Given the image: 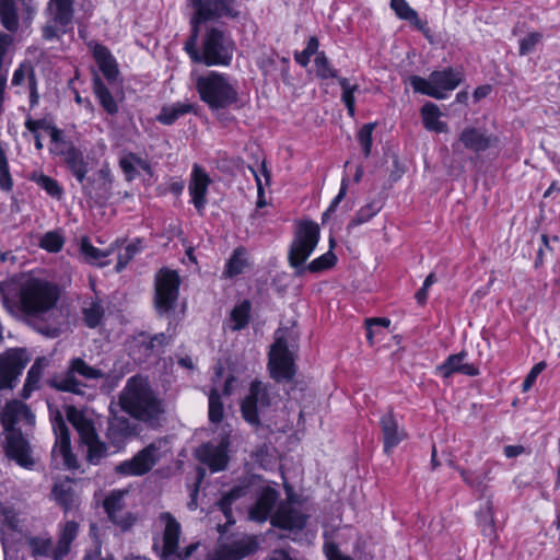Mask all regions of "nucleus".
Returning a JSON list of instances; mask_svg holds the SVG:
<instances>
[{
    "instance_id": "obj_1",
    "label": "nucleus",
    "mask_w": 560,
    "mask_h": 560,
    "mask_svg": "<svg viewBox=\"0 0 560 560\" xmlns=\"http://www.w3.org/2000/svg\"><path fill=\"white\" fill-rule=\"evenodd\" d=\"M0 294L9 313H21L25 322L42 335L50 338L59 335L58 327L48 323L60 295L56 284L21 276L0 282Z\"/></svg>"
},
{
    "instance_id": "obj_2",
    "label": "nucleus",
    "mask_w": 560,
    "mask_h": 560,
    "mask_svg": "<svg viewBox=\"0 0 560 560\" xmlns=\"http://www.w3.org/2000/svg\"><path fill=\"white\" fill-rule=\"evenodd\" d=\"M119 405L132 418L150 427L161 424L165 409L163 401L142 376L130 377L119 395Z\"/></svg>"
},
{
    "instance_id": "obj_3",
    "label": "nucleus",
    "mask_w": 560,
    "mask_h": 560,
    "mask_svg": "<svg viewBox=\"0 0 560 560\" xmlns=\"http://www.w3.org/2000/svg\"><path fill=\"white\" fill-rule=\"evenodd\" d=\"M319 240V226L313 221H304L299 224L295 237L289 250V262L301 276L306 269L311 272H322L335 266L337 257L328 250L318 258L312 260L306 267L303 264L311 256Z\"/></svg>"
},
{
    "instance_id": "obj_4",
    "label": "nucleus",
    "mask_w": 560,
    "mask_h": 560,
    "mask_svg": "<svg viewBox=\"0 0 560 560\" xmlns=\"http://www.w3.org/2000/svg\"><path fill=\"white\" fill-rule=\"evenodd\" d=\"M195 88L200 100L211 109L226 108L238 100L236 82L217 71L196 75Z\"/></svg>"
},
{
    "instance_id": "obj_5",
    "label": "nucleus",
    "mask_w": 560,
    "mask_h": 560,
    "mask_svg": "<svg viewBox=\"0 0 560 560\" xmlns=\"http://www.w3.org/2000/svg\"><path fill=\"white\" fill-rule=\"evenodd\" d=\"M295 337L288 328H279L275 332V341L270 347L268 370L277 381H291L295 375Z\"/></svg>"
},
{
    "instance_id": "obj_6",
    "label": "nucleus",
    "mask_w": 560,
    "mask_h": 560,
    "mask_svg": "<svg viewBox=\"0 0 560 560\" xmlns=\"http://www.w3.org/2000/svg\"><path fill=\"white\" fill-rule=\"evenodd\" d=\"M236 0H191V5L195 9V16L190 23L192 32L190 39L185 45V50L189 55L192 61H195V55L200 54L197 48V39L199 34V24L209 20L226 18H236L238 11L236 9Z\"/></svg>"
},
{
    "instance_id": "obj_7",
    "label": "nucleus",
    "mask_w": 560,
    "mask_h": 560,
    "mask_svg": "<svg viewBox=\"0 0 560 560\" xmlns=\"http://www.w3.org/2000/svg\"><path fill=\"white\" fill-rule=\"evenodd\" d=\"M234 42L223 31L211 27L202 39L201 54L195 55V62L211 66H229L233 59Z\"/></svg>"
},
{
    "instance_id": "obj_8",
    "label": "nucleus",
    "mask_w": 560,
    "mask_h": 560,
    "mask_svg": "<svg viewBox=\"0 0 560 560\" xmlns=\"http://www.w3.org/2000/svg\"><path fill=\"white\" fill-rule=\"evenodd\" d=\"M66 415L86 447V460L93 465L100 464L107 456V446L98 439L93 421L73 406L67 408Z\"/></svg>"
},
{
    "instance_id": "obj_9",
    "label": "nucleus",
    "mask_w": 560,
    "mask_h": 560,
    "mask_svg": "<svg viewBox=\"0 0 560 560\" xmlns=\"http://www.w3.org/2000/svg\"><path fill=\"white\" fill-rule=\"evenodd\" d=\"M462 81V72L452 68L433 71L428 79L418 75L410 77V85L416 92L436 100L445 98L448 92L455 90Z\"/></svg>"
},
{
    "instance_id": "obj_10",
    "label": "nucleus",
    "mask_w": 560,
    "mask_h": 560,
    "mask_svg": "<svg viewBox=\"0 0 560 560\" xmlns=\"http://www.w3.org/2000/svg\"><path fill=\"white\" fill-rule=\"evenodd\" d=\"M179 277L176 271L161 269L155 277L154 305L160 316L170 315L178 299Z\"/></svg>"
},
{
    "instance_id": "obj_11",
    "label": "nucleus",
    "mask_w": 560,
    "mask_h": 560,
    "mask_svg": "<svg viewBox=\"0 0 560 560\" xmlns=\"http://www.w3.org/2000/svg\"><path fill=\"white\" fill-rule=\"evenodd\" d=\"M46 13L47 21L43 26V37L51 40L66 33V27L73 15L72 0H50Z\"/></svg>"
},
{
    "instance_id": "obj_12",
    "label": "nucleus",
    "mask_w": 560,
    "mask_h": 560,
    "mask_svg": "<svg viewBox=\"0 0 560 560\" xmlns=\"http://www.w3.org/2000/svg\"><path fill=\"white\" fill-rule=\"evenodd\" d=\"M275 399L269 388L259 381L250 383L249 393L244 398L241 409L244 419L253 424L258 425L260 423L259 412L269 408Z\"/></svg>"
},
{
    "instance_id": "obj_13",
    "label": "nucleus",
    "mask_w": 560,
    "mask_h": 560,
    "mask_svg": "<svg viewBox=\"0 0 560 560\" xmlns=\"http://www.w3.org/2000/svg\"><path fill=\"white\" fill-rule=\"evenodd\" d=\"M34 12L35 8L31 4V0L22 2L0 0V23L10 33L19 31L21 21L28 26Z\"/></svg>"
},
{
    "instance_id": "obj_14",
    "label": "nucleus",
    "mask_w": 560,
    "mask_h": 560,
    "mask_svg": "<svg viewBox=\"0 0 560 560\" xmlns=\"http://www.w3.org/2000/svg\"><path fill=\"white\" fill-rule=\"evenodd\" d=\"M159 522L163 526L161 560H185L179 550V537L182 534L179 522L170 512L160 513Z\"/></svg>"
},
{
    "instance_id": "obj_15",
    "label": "nucleus",
    "mask_w": 560,
    "mask_h": 560,
    "mask_svg": "<svg viewBox=\"0 0 560 560\" xmlns=\"http://www.w3.org/2000/svg\"><path fill=\"white\" fill-rule=\"evenodd\" d=\"M28 361L22 349H10L0 354V389L14 387Z\"/></svg>"
},
{
    "instance_id": "obj_16",
    "label": "nucleus",
    "mask_w": 560,
    "mask_h": 560,
    "mask_svg": "<svg viewBox=\"0 0 560 560\" xmlns=\"http://www.w3.org/2000/svg\"><path fill=\"white\" fill-rule=\"evenodd\" d=\"M308 515L302 511L301 504H299L292 497H289L287 501L281 502L271 516V523L282 529H302Z\"/></svg>"
},
{
    "instance_id": "obj_17",
    "label": "nucleus",
    "mask_w": 560,
    "mask_h": 560,
    "mask_svg": "<svg viewBox=\"0 0 560 560\" xmlns=\"http://www.w3.org/2000/svg\"><path fill=\"white\" fill-rule=\"evenodd\" d=\"M160 444L151 443L141 450L130 460H125L116 467V471L126 476H141L148 472L160 457Z\"/></svg>"
},
{
    "instance_id": "obj_18",
    "label": "nucleus",
    "mask_w": 560,
    "mask_h": 560,
    "mask_svg": "<svg viewBox=\"0 0 560 560\" xmlns=\"http://www.w3.org/2000/svg\"><path fill=\"white\" fill-rule=\"evenodd\" d=\"M4 438L3 451L5 456L21 467L32 468L35 464L32 448L21 431H4Z\"/></svg>"
},
{
    "instance_id": "obj_19",
    "label": "nucleus",
    "mask_w": 560,
    "mask_h": 560,
    "mask_svg": "<svg viewBox=\"0 0 560 560\" xmlns=\"http://www.w3.org/2000/svg\"><path fill=\"white\" fill-rule=\"evenodd\" d=\"M229 435L224 434L219 442H208L196 451L197 458L206 464L211 471L224 470L228 466Z\"/></svg>"
},
{
    "instance_id": "obj_20",
    "label": "nucleus",
    "mask_w": 560,
    "mask_h": 560,
    "mask_svg": "<svg viewBox=\"0 0 560 560\" xmlns=\"http://www.w3.org/2000/svg\"><path fill=\"white\" fill-rule=\"evenodd\" d=\"M52 429L56 435V442L51 452L52 457H60L62 464L70 469L77 468V459L71 452L69 429L59 412L52 419Z\"/></svg>"
},
{
    "instance_id": "obj_21",
    "label": "nucleus",
    "mask_w": 560,
    "mask_h": 560,
    "mask_svg": "<svg viewBox=\"0 0 560 560\" xmlns=\"http://www.w3.org/2000/svg\"><path fill=\"white\" fill-rule=\"evenodd\" d=\"M499 144V138L493 133H488L482 129L467 126L458 135V140L453 144L455 149L462 145L464 149L479 153L488 149L495 148Z\"/></svg>"
},
{
    "instance_id": "obj_22",
    "label": "nucleus",
    "mask_w": 560,
    "mask_h": 560,
    "mask_svg": "<svg viewBox=\"0 0 560 560\" xmlns=\"http://www.w3.org/2000/svg\"><path fill=\"white\" fill-rule=\"evenodd\" d=\"M1 422L4 431H15L14 425L20 422L33 425L35 417L27 405L20 400H11L5 404L1 412Z\"/></svg>"
},
{
    "instance_id": "obj_23",
    "label": "nucleus",
    "mask_w": 560,
    "mask_h": 560,
    "mask_svg": "<svg viewBox=\"0 0 560 560\" xmlns=\"http://www.w3.org/2000/svg\"><path fill=\"white\" fill-rule=\"evenodd\" d=\"M124 495L125 492L114 491L104 500L103 505L110 520L127 529L136 522V517L125 511Z\"/></svg>"
},
{
    "instance_id": "obj_24",
    "label": "nucleus",
    "mask_w": 560,
    "mask_h": 560,
    "mask_svg": "<svg viewBox=\"0 0 560 560\" xmlns=\"http://www.w3.org/2000/svg\"><path fill=\"white\" fill-rule=\"evenodd\" d=\"M279 493L270 486H265L257 493L255 504L249 510V518L262 523L271 516V511L278 500Z\"/></svg>"
},
{
    "instance_id": "obj_25",
    "label": "nucleus",
    "mask_w": 560,
    "mask_h": 560,
    "mask_svg": "<svg viewBox=\"0 0 560 560\" xmlns=\"http://www.w3.org/2000/svg\"><path fill=\"white\" fill-rule=\"evenodd\" d=\"M210 183L211 179L208 174L199 165L195 164L188 189L191 196V201L200 213L207 205L206 195Z\"/></svg>"
},
{
    "instance_id": "obj_26",
    "label": "nucleus",
    "mask_w": 560,
    "mask_h": 560,
    "mask_svg": "<svg viewBox=\"0 0 560 560\" xmlns=\"http://www.w3.org/2000/svg\"><path fill=\"white\" fill-rule=\"evenodd\" d=\"M114 176L108 164H103L101 168L89 178L86 189L89 194L97 200H107L112 195Z\"/></svg>"
},
{
    "instance_id": "obj_27",
    "label": "nucleus",
    "mask_w": 560,
    "mask_h": 560,
    "mask_svg": "<svg viewBox=\"0 0 560 560\" xmlns=\"http://www.w3.org/2000/svg\"><path fill=\"white\" fill-rule=\"evenodd\" d=\"M384 451L389 454L406 438L404 429L399 425L392 411L386 412L380 420Z\"/></svg>"
},
{
    "instance_id": "obj_28",
    "label": "nucleus",
    "mask_w": 560,
    "mask_h": 560,
    "mask_svg": "<svg viewBox=\"0 0 560 560\" xmlns=\"http://www.w3.org/2000/svg\"><path fill=\"white\" fill-rule=\"evenodd\" d=\"M254 551V542L250 540L235 541L230 546H220L209 553L207 560H241Z\"/></svg>"
},
{
    "instance_id": "obj_29",
    "label": "nucleus",
    "mask_w": 560,
    "mask_h": 560,
    "mask_svg": "<svg viewBox=\"0 0 560 560\" xmlns=\"http://www.w3.org/2000/svg\"><path fill=\"white\" fill-rule=\"evenodd\" d=\"M79 533V524L75 521L66 522L59 530L57 545L52 552L54 560H63L69 553L72 541Z\"/></svg>"
},
{
    "instance_id": "obj_30",
    "label": "nucleus",
    "mask_w": 560,
    "mask_h": 560,
    "mask_svg": "<svg viewBox=\"0 0 560 560\" xmlns=\"http://www.w3.org/2000/svg\"><path fill=\"white\" fill-rule=\"evenodd\" d=\"M136 433L135 425L125 417L114 418L107 429V438L115 445H120Z\"/></svg>"
},
{
    "instance_id": "obj_31",
    "label": "nucleus",
    "mask_w": 560,
    "mask_h": 560,
    "mask_svg": "<svg viewBox=\"0 0 560 560\" xmlns=\"http://www.w3.org/2000/svg\"><path fill=\"white\" fill-rule=\"evenodd\" d=\"M93 57L104 77L110 82L115 81L118 75V68L109 50L103 45H95Z\"/></svg>"
},
{
    "instance_id": "obj_32",
    "label": "nucleus",
    "mask_w": 560,
    "mask_h": 560,
    "mask_svg": "<svg viewBox=\"0 0 560 560\" xmlns=\"http://www.w3.org/2000/svg\"><path fill=\"white\" fill-rule=\"evenodd\" d=\"M421 116L423 126L429 131H434L438 133L447 132L448 125L445 121H442L440 118L442 113L438 105L434 103H427L421 108Z\"/></svg>"
},
{
    "instance_id": "obj_33",
    "label": "nucleus",
    "mask_w": 560,
    "mask_h": 560,
    "mask_svg": "<svg viewBox=\"0 0 560 560\" xmlns=\"http://www.w3.org/2000/svg\"><path fill=\"white\" fill-rule=\"evenodd\" d=\"M196 112V105L191 103H174L165 105L161 108L160 114L156 116V120L163 125H173L179 117Z\"/></svg>"
},
{
    "instance_id": "obj_34",
    "label": "nucleus",
    "mask_w": 560,
    "mask_h": 560,
    "mask_svg": "<svg viewBox=\"0 0 560 560\" xmlns=\"http://www.w3.org/2000/svg\"><path fill=\"white\" fill-rule=\"evenodd\" d=\"M63 160L78 182L83 183L88 174V163L84 160L83 153L73 145L66 152Z\"/></svg>"
},
{
    "instance_id": "obj_35",
    "label": "nucleus",
    "mask_w": 560,
    "mask_h": 560,
    "mask_svg": "<svg viewBox=\"0 0 560 560\" xmlns=\"http://www.w3.org/2000/svg\"><path fill=\"white\" fill-rule=\"evenodd\" d=\"M248 493V486L243 483L235 486L232 488L229 492H226L221 500L219 501L218 505L224 516L228 520V523L232 524L234 523V520H232V510L231 505L238 500L240 498L246 495Z\"/></svg>"
},
{
    "instance_id": "obj_36",
    "label": "nucleus",
    "mask_w": 560,
    "mask_h": 560,
    "mask_svg": "<svg viewBox=\"0 0 560 560\" xmlns=\"http://www.w3.org/2000/svg\"><path fill=\"white\" fill-rule=\"evenodd\" d=\"M390 8L395 11L399 19L407 20L419 30H423L424 24L419 19L418 13L412 8H410L406 0H390Z\"/></svg>"
},
{
    "instance_id": "obj_37",
    "label": "nucleus",
    "mask_w": 560,
    "mask_h": 560,
    "mask_svg": "<svg viewBox=\"0 0 560 560\" xmlns=\"http://www.w3.org/2000/svg\"><path fill=\"white\" fill-rule=\"evenodd\" d=\"M93 90L100 103L108 114L113 115L118 112L116 102L98 77L94 78Z\"/></svg>"
},
{
    "instance_id": "obj_38",
    "label": "nucleus",
    "mask_w": 560,
    "mask_h": 560,
    "mask_svg": "<svg viewBox=\"0 0 560 560\" xmlns=\"http://www.w3.org/2000/svg\"><path fill=\"white\" fill-rule=\"evenodd\" d=\"M478 523L481 526L482 534L489 538H495V526L493 520L492 503L486 501L485 505L477 513Z\"/></svg>"
},
{
    "instance_id": "obj_39",
    "label": "nucleus",
    "mask_w": 560,
    "mask_h": 560,
    "mask_svg": "<svg viewBox=\"0 0 560 560\" xmlns=\"http://www.w3.org/2000/svg\"><path fill=\"white\" fill-rule=\"evenodd\" d=\"M52 495L54 499L65 509V511H70L77 506L74 492L69 485H56L52 489Z\"/></svg>"
},
{
    "instance_id": "obj_40",
    "label": "nucleus",
    "mask_w": 560,
    "mask_h": 560,
    "mask_svg": "<svg viewBox=\"0 0 560 560\" xmlns=\"http://www.w3.org/2000/svg\"><path fill=\"white\" fill-rule=\"evenodd\" d=\"M247 266L246 250L242 247L236 248L226 264L224 275L230 278L235 277L242 273Z\"/></svg>"
},
{
    "instance_id": "obj_41",
    "label": "nucleus",
    "mask_w": 560,
    "mask_h": 560,
    "mask_svg": "<svg viewBox=\"0 0 560 560\" xmlns=\"http://www.w3.org/2000/svg\"><path fill=\"white\" fill-rule=\"evenodd\" d=\"M71 373L79 374L86 380H100L105 376L104 372L100 369L89 365L83 359L74 358L70 361Z\"/></svg>"
},
{
    "instance_id": "obj_42",
    "label": "nucleus",
    "mask_w": 560,
    "mask_h": 560,
    "mask_svg": "<svg viewBox=\"0 0 560 560\" xmlns=\"http://www.w3.org/2000/svg\"><path fill=\"white\" fill-rule=\"evenodd\" d=\"M450 465L459 471L465 483L474 488L483 486L490 474V468L488 467H482L479 470L470 471L455 466L453 462H450Z\"/></svg>"
},
{
    "instance_id": "obj_43",
    "label": "nucleus",
    "mask_w": 560,
    "mask_h": 560,
    "mask_svg": "<svg viewBox=\"0 0 560 560\" xmlns=\"http://www.w3.org/2000/svg\"><path fill=\"white\" fill-rule=\"evenodd\" d=\"M30 179L36 183L42 189H44L50 197L60 199L62 197V188L57 183L56 179L42 174V173H33L30 176Z\"/></svg>"
},
{
    "instance_id": "obj_44",
    "label": "nucleus",
    "mask_w": 560,
    "mask_h": 560,
    "mask_svg": "<svg viewBox=\"0 0 560 560\" xmlns=\"http://www.w3.org/2000/svg\"><path fill=\"white\" fill-rule=\"evenodd\" d=\"M381 208V203L376 200L368 202L366 205L359 209L354 218L349 222L347 229L350 230L354 226H358L370 221L374 215H376L380 212Z\"/></svg>"
},
{
    "instance_id": "obj_45",
    "label": "nucleus",
    "mask_w": 560,
    "mask_h": 560,
    "mask_svg": "<svg viewBox=\"0 0 560 560\" xmlns=\"http://www.w3.org/2000/svg\"><path fill=\"white\" fill-rule=\"evenodd\" d=\"M43 361L44 360L40 358L36 359L27 372V377L23 387V396L25 398H27L30 394L38 386V382L40 380L42 371L44 368Z\"/></svg>"
},
{
    "instance_id": "obj_46",
    "label": "nucleus",
    "mask_w": 560,
    "mask_h": 560,
    "mask_svg": "<svg viewBox=\"0 0 560 560\" xmlns=\"http://www.w3.org/2000/svg\"><path fill=\"white\" fill-rule=\"evenodd\" d=\"M65 237L59 231H49L39 240V246L50 253H58L62 249Z\"/></svg>"
},
{
    "instance_id": "obj_47",
    "label": "nucleus",
    "mask_w": 560,
    "mask_h": 560,
    "mask_svg": "<svg viewBox=\"0 0 560 560\" xmlns=\"http://www.w3.org/2000/svg\"><path fill=\"white\" fill-rule=\"evenodd\" d=\"M74 374L69 370L65 376L54 382V386L61 392L83 394V384L74 377Z\"/></svg>"
},
{
    "instance_id": "obj_48",
    "label": "nucleus",
    "mask_w": 560,
    "mask_h": 560,
    "mask_svg": "<svg viewBox=\"0 0 560 560\" xmlns=\"http://www.w3.org/2000/svg\"><path fill=\"white\" fill-rule=\"evenodd\" d=\"M339 84L342 89L341 100L348 109V114L351 117H354V115H355L354 92L358 90L359 86L357 84H351L350 81L346 78L339 79Z\"/></svg>"
},
{
    "instance_id": "obj_49",
    "label": "nucleus",
    "mask_w": 560,
    "mask_h": 560,
    "mask_svg": "<svg viewBox=\"0 0 560 560\" xmlns=\"http://www.w3.org/2000/svg\"><path fill=\"white\" fill-rule=\"evenodd\" d=\"M27 544L33 556L52 557L55 548H52V539L50 537H31L27 539Z\"/></svg>"
},
{
    "instance_id": "obj_50",
    "label": "nucleus",
    "mask_w": 560,
    "mask_h": 560,
    "mask_svg": "<svg viewBox=\"0 0 560 560\" xmlns=\"http://www.w3.org/2000/svg\"><path fill=\"white\" fill-rule=\"evenodd\" d=\"M25 128L32 133H36L38 130H44L49 135L50 140H56L59 135V129L47 119L35 120L28 117L25 120Z\"/></svg>"
},
{
    "instance_id": "obj_51",
    "label": "nucleus",
    "mask_w": 560,
    "mask_h": 560,
    "mask_svg": "<svg viewBox=\"0 0 560 560\" xmlns=\"http://www.w3.org/2000/svg\"><path fill=\"white\" fill-rule=\"evenodd\" d=\"M250 304L244 301L240 305L235 306L231 313V320L234 323L232 326L233 330H240L244 328L249 319Z\"/></svg>"
},
{
    "instance_id": "obj_52",
    "label": "nucleus",
    "mask_w": 560,
    "mask_h": 560,
    "mask_svg": "<svg viewBox=\"0 0 560 560\" xmlns=\"http://www.w3.org/2000/svg\"><path fill=\"white\" fill-rule=\"evenodd\" d=\"M104 316V308L100 302H92L89 306L83 308L84 323L90 328H95L102 322Z\"/></svg>"
},
{
    "instance_id": "obj_53",
    "label": "nucleus",
    "mask_w": 560,
    "mask_h": 560,
    "mask_svg": "<svg viewBox=\"0 0 560 560\" xmlns=\"http://www.w3.org/2000/svg\"><path fill=\"white\" fill-rule=\"evenodd\" d=\"M223 419V404L218 389L213 388L209 393V420L212 423H219Z\"/></svg>"
},
{
    "instance_id": "obj_54",
    "label": "nucleus",
    "mask_w": 560,
    "mask_h": 560,
    "mask_svg": "<svg viewBox=\"0 0 560 560\" xmlns=\"http://www.w3.org/2000/svg\"><path fill=\"white\" fill-rule=\"evenodd\" d=\"M13 188V179L10 174L8 158L5 150L0 142V189L11 191Z\"/></svg>"
},
{
    "instance_id": "obj_55",
    "label": "nucleus",
    "mask_w": 560,
    "mask_h": 560,
    "mask_svg": "<svg viewBox=\"0 0 560 560\" xmlns=\"http://www.w3.org/2000/svg\"><path fill=\"white\" fill-rule=\"evenodd\" d=\"M80 250L84 255L85 260L91 264H94L108 255V253L94 247L88 237L81 238Z\"/></svg>"
},
{
    "instance_id": "obj_56",
    "label": "nucleus",
    "mask_w": 560,
    "mask_h": 560,
    "mask_svg": "<svg viewBox=\"0 0 560 560\" xmlns=\"http://www.w3.org/2000/svg\"><path fill=\"white\" fill-rule=\"evenodd\" d=\"M464 357V352L450 355L443 364L438 366V371L443 377H450L458 370L459 365H462Z\"/></svg>"
},
{
    "instance_id": "obj_57",
    "label": "nucleus",
    "mask_w": 560,
    "mask_h": 560,
    "mask_svg": "<svg viewBox=\"0 0 560 560\" xmlns=\"http://www.w3.org/2000/svg\"><path fill=\"white\" fill-rule=\"evenodd\" d=\"M542 34L540 32H530L520 40V55L525 56L532 52L541 42Z\"/></svg>"
},
{
    "instance_id": "obj_58",
    "label": "nucleus",
    "mask_w": 560,
    "mask_h": 560,
    "mask_svg": "<svg viewBox=\"0 0 560 560\" xmlns=\"http://www.w3.org/2000/svg\"><path fill=\"white\" fill-rule=\"evenodd\" d=\"M316 73L322 79L336 78V71L330 67L324 52H318L315 58Z\"/></svg>"
},
{
    "instance_id": "obj_59",
    "label": "nucleus",
    "mask_w": 560,
    "mask_h": 560,
    "mask_svg": "<svg viewBox=\"0 0 560 560\" xmlns=\"http://www.w3.org/2000/svg\"><path fill=\"white\" fill-rule=\"evenodd\" d=\"M375 128V124H365L358 132V140L362 145L363 153L368 158L371 153L372 148V132Z\"/></svg>"
},
{
    "instance_id": "obj_60",
    "label": "nucleus",
    "mask_w": 560,
    "mask_h": 560,
    "mask_svg": "<svg viewBox=\"0 0 560 560\" xmlns=\"http://www.w3.org/2000/svg\"><path fill=\"white\" fill-rule=\"evenodd\" d=\"M32 77L36 78L33 67L28 63H21L20 67L13 73L12 84L21 85L22 83H24L25 79L27 78L28 85H31Z\"/></svg>"
},
{
    "instance_id": "obj_61",
    "label": "nucleus",
    "mask_w": 560,
    "mask_h": 560,
    "mask_svg": "<svg viewBox=\"0 0 560 560\" xmlns=\"http://www.w3.org/2000/svg\"><path fill=\"white\" fill-rule=\"evenodd\" d=\"M136 154L128 153L119 160V166L125 173L127 180H132L136 175Z\"/></svg>"
},
{
    "instance_id": "obj_62",
    "label": "nucleus",
    "mask_w": 560,
    "mask_h": 560,
    "mask_svg": "<svg viewBox=\"0 0 560 560\" xmlns=\"http://www.w3.org/2000/svg\"><path fill=\"white\" fill-rule=\"evenodd\" d=\"M171 335L164 332L154 335L151 340L144 345L145 351L160 352L162 348L171 340Z\"/></svg>"
},
{
    "instance_id": "obj_63",
    "label": "nucleus",
    "mask_w": 560,
    "mask_h": 560,
    "mask_svg": "<svg viewBox=\"0 0 560 560\" xmlns=\"http://www.w3.org/2000/svg\"><path fill=\"white\" fill-rule=\"evenodd\" d=\"M546 369L544 361L535 364L523 382V392H528L536 382L537 376Z\"/></svg>"
},
{
    "instance_id": "obj_64",
    "label": "nucleus",
    "mask_w": 560,
    "mask_h": 560,
    "mask_svg": "<svg viewBox=\"0 0 560 560\" xmlns=\"http://www.w3.org/2000/svg\"><path fill=\"white\" fill-rule=\"evenodd\" d=\"M138 252V247L135 244H130L124 248V253H120L118 256V262L116 265V270H122L130 259Z\"/></svg>"
}]
</instances>
